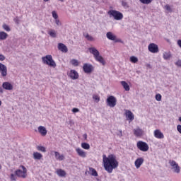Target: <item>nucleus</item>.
I'll return each mask as SVG.
<instances>
[{"mask_svg":"<svg viewBox=\"0 0 181 181\" xmlns=\"http://www.w3.org/2000/svg\"><path fill=\"white\" fill-rule=\"evenodd\" d=\"M48 35H49L51 37H56L57 36V33L56 30L51 29L48 31Z\"/></svg>","mask_w":181,"mask_h":181,"instance_id":"obj_30","label":"nucleus"},{"mask_svg":"<svg viewBox=\"0 0 181 181\" xmlns=\"http://www.w3.org/2000/svg\"><path fill=\"white\" fill-rule=\"evenodd\" d=\"M33 156L35 160H40L43 158V155L39 152H34Z\"/></svg>","mask_w":181,"mask_h":181,"instance_id":"obj_24","label":"nucleus"},{"mask_svg":"<svg viewBox=\"0 0 181 181\" xmlns=\"http://www.w3.org/2000/svg\"><path fill=\"white\" fill-rule=\"evenodd\" d=\"M16 176H18V175H16V174H13V173L11 174V175H10L11 180V181H16V179H17Z\"/></svg>","mask_w":181,"mask_h":181,"instance_id":"obj_39","label":"nucleus"},{"mask_svg":"<svg viewBox=\"0 0 181 181\" xmlns=\"http://www.w3.org/2000/svg\"><path fill=\"white\" fill-rule=\"evenodd\" d=\"M129 60L131 62V63H138V57H135V56H132L129 58Z\"/></svg>","mask_w":181,"mask_h":181,"instance_id":"obj_33","label":"nucleus"},{"mask_svg":"<svg viewBox=\"0 0 181 181\" xmlns=\"http://www.w3.org/2000/svg\"><path fill=\"white\" fill-rule=\"evenodd\" d=\"M142 163H144V158H137L134 162V165H135L136 169H139L141 168V165H142Z\"/></svg>","mask_w":181,"mask_h":181,"instance_id":"obj_22","label":"nucleus"},{"mask_svg":"<svg viewBox=\"0 0 181 181\" xmlns=\"http://www.w3.org/2000/svg\"><path fill=\"white\" fill-rule=\"evenodd\" d=\"M0 93H4V90H2V88H0Z\"/></svg>","mask_w":181,"mask_h":181,"instance_id":"obj_53","label":"nucleus"},{"mask_svg":"<svg viewBox=\"0 0 181 181\" xmlns=\"http://www.w3.org/2000/svg\"><path fill=\"white\" fill-rule=\"evenodd\" d=\"M93 99L94 100V101H95V103L100 102V96H98V95H93Z\"/></svg>","mask_w":181,"mask_h":181,"instance_id":"obj_38","label":"nucleus"},{"mask_svg":"<svg viewBox=\"0 0 181 181\" xmlns=\"http://www.w3.org/2000/svg\"><path fill=\"white\" fill-rule=\"evenodd\" d=\"M44 1V2H49V1H50V0H43Z\"/></svg>","mask_w":181,"mask_h":181,"instance_id":"obj_54","label":"nucleus"},{"mask_svg":"<svg viewBox=\"0 0 181 181\" xmlns=\"http://www.w3.org/2000/svg\"><path fill=\"white\" fill-rule=\"evenodd\" d=\"M54 22H55L57 26H62V22L60 21V20L59 18H57V20H54Z\"/></svg>","mask_w":181,"mask_h":181,"instance_id":"obj_43","label":"nucleus"},{"mask_svg":"<svg viewBox=\"0 0 181 181\" xmlns=\"http://www.w3.org/2000/svg\"><path fill=\"white\" fill-rule=\"evenodd\" d=\"M122 6L125 9L129 8V6H128V3H127L126 1H122Z\"/></svg>","mask_w":181,"mask_h":181,"instance_id":"obj_42","label":"nucleus"},{"mask_svg":"<svg viewBox=\"0 0 181 181\" xmlns=\"http://www.w3.org/2000/svg\"><path fill=\"white\" fill-rule=\"evenodd\" d=\"M4 60H5V57L4 54H0V62H4Z\"/></svg>","mask_w":181,"mask_h":181,"instance_id":"obj_47","label":"nucleus"},{"mask_svg":"<svg viewBox=\"0 0 181 181\" xmlns=\"http://www.w3.org/2000/svg\"><path fill=\"white\" fill-rule=\"evenodd\" d=\"M146 67H148V69H151L152 68V66H151V64H146Z\"/></svg>","mask_w":181,"mask_h":181,"instance_id":"obj_51","label":"nucleus"},{"mask_svg":"<svg viewBox=\"0 0 181 181\" xmlns=\"http://www.w3.org/2000/svg\"><path fill=\"white\" fill-rule=\"evenodd\" d=\"M59 1H60L61 2H64V0H59Z\"/></svg>","mask_w":181,"mask_h":181,"instance_id":"obj_57","label":"nucleus"},{"mask_svg":"<svg viewBox=\"0 0 181 181\" xmlns=\"http://www.w3.org/2000/svg\"><path fill=\"white\" fill-rule=\"evenodd\" d=\"M37 151H40L41 152H46V148L45 146H38L37 147Z\"/></svg>","mask_w":181,"mask_h":181,"instance_id":"obj_37","label":"nucleus"},{"mask_svg":"<svg viewBox=\"0 0 181 181\" xmlns=\"http://www.w3.org/2000/svg\"><path fill=\"white\" fill-rule=\"evenodd\" d=\"M42 61L44 64H47L49 66V67H53L54 69L56 67V62L53 60V57L52 55H47L45 57H42Z\"/></svg>","mask_w":181,"mask_h":181,"instance_id":"obj_4","label":"nucleus"},{"mask_svg":"<svg viewBox=\"0 0 181 181\" xmlns=\"http://www.w3.org/2000/svg\"><path fill=\"white\" fill-rule=\"evenodd\" d=\"M2 105V101L0 100V107Z\"/></svg>","mask_w":181,"mask_h":181,"instance_id":"obj_55","label":"nucleus"},{"mask_svg":"<svg viewBox=\"0 0 181 181\" xmlns=\"http://www.w3.org/2000/svg\"><path fill=\"white\" fill-rule=\"evenodd\" d=\"M14 22L16 23H19V19L18 18H14Z\"/></svg>","mask_w":181,"mask_h":181,"instance_id":"obj_49","label":"nucleus"},{"mask_svg":"<svg viewBox=\"0 0 181 181\" xmlns=\"http://www.w3.org/2000/svg\"><path fill=\"white\" fill-rule=\"evenodd\" d=\"M169 165L173 168L175 173H180V166H179V164H177L176 161L173 160H170Z\"/></svg>","mask_w":181,"mask_h":181,"instance_id":"obj_10","label":"nucleus"},{"mask_svg":"<svg viewBox=\"0 0 181 181\" xmlns=\"http://www.w3.org/2000/svg\"><path fill=\"white\" fill-rule=\"evenodd\" d=\"M106 37L108 39V40H112V42H115V43L121 42V39H118L117 35H115V34L111 31H109L106 33Z\"/></svg>","mask_w":181,"mask_h":181,"instance_id":"obj_8","label":"nucleus"},{"mask_svg":"<svg viewBox=\"0 0 181 181\" xmlns=\"http://www.w3.org/2000/svg\"><path fill=\"white\" fill-rule=\"evenodd\" d=\"M141 4L144 5H149V4H152V1L153 0H139Z\"/></svg>","mask_w":181,"mask_h":181,"instance_id":"obj_35","label":"nucleus"},{"mask_svg":"<svg viewBox=\"0 0 181 181\" xmlns=\"http://www.w3.org/2000/svg\"><path fill=\"white\" fill-rule=\"evenodd\" d=\"M89 175H91V176H94L95 177H97L98 176V173H97V170L93 168H89L88 171Z\"/></svg>","mask_w":181,"mask_h":181,"instance_id":"obj_25","label":"nucleus"},{"mask_svg":"<svg viewBox=\"0 0 181 181\" xmlns=\"http://www.w3.org/2000/svg\"><path fill=\"white\" fill-rule=\"evenodd\" d=\"M70 64L74 67H77L80 64V62L76 59H71Z\"/></svg>","mask_w":181,"mask_h":181,"instance_id":"obj_29","label":"nucleus"},{"mask_svg":"<svg viewBox=\"0 0 181 181\" xmlns=\"http://www.w3.org/2000/svg\"><path fill=\"white\" fill-rule=\"evenodd\" d=\"M88 50H89V52L91 54H93L96 62H98V63H100L102 66H105V60L104 59L103 56L100 54V52L98 51V49H97V48L92 47H90Z\"/></svg>","mask_w":181,"mask_h":181,"instance_id":"obj_2","label":"nucleus"},{"mask_svg":"<svg viewBox=\"0 0 181 181\" xmlns=\"http://www.w3.org/2000/svg\"><path fill=\"white\" fill-rule=\"evenodd\" d=\"M2 169V165L0 164V170Z\"/></svg>","mask_w":181,"mask_h":181,"instance_id":"obj_56","label":"nucleus"},{"mask_svg":"<svg viewBox=\"0 0 181 181\" xmlns=\"http://www.w3.org/2000/svg\"><path fill=\"white\" fill-rule=\"evenodd\" d=\"M136 146L139 151H141V152H148V151H149V145H148L145 141H138Z\"/></svg>","mask_w":181,"mask_h":181,"instance_id":"obj_6","label":"nucleus"},{"mask_svg":"<svg viewBox=\"0 0 181 181\" xmlns=\"http://www.w3.org/2000/svg\"><path fill=\"white\" fill-rule=\"evenodd\" d=\"M144 132L142 130V129L137 127L134 129V134L135 136H142L144 135Z\"/></svg>","mask_w":181,"mask_h":181,"instance_id":"obj_18","label":"nucleus"},{"mask_svg":"<svg viewBox=\"0 0 181 181\" xmlns=\"http://www.w3.org/2000/svg\"><path fill=\"white\" fill-rule=\"evenodd\" d=\"M109 18H112L115 21H122L124 19V14L117 10H110L107 11Z\"/></svg>","mask_w":181,"mask_h":181,"instance_id":"obj_3","label":"nucleus"},{"mask_svg":"<svg viewBox=\"0 0 181 181\" xmlns=\"http://www.w3.org/2000/svg\"><path fill=\"white\" fill-rule=\"evenodd\" d=\"M156 101H162V95L158 93L156 95Z\"/></svg>","mask_w":181,"mask_h":181,"instance_id":"obj_40","label":"nucleus"},{"mask_svg":"<svg viewBox=\"0 0 181 181\" xmlns=\"http://www.w3.org/2000/svg\"><path fill=\"white\" fill-rule=\"evenodd\" d=\"M118 136H119V138H121V136H122V131H121V130L119 131Z\"/></svg>","mask_w":181,"mask_h":181,"instance_id":"obj_50","label":"nucleus"},{"mask_svg":"<svg viewBox=\"0 0 181 181\" xmlns=\"http://www.w3.org/2000/svg\"><path fill=\"white\" fill-rule=\"evenodd\" d=\"M69 77L71 78V80H77L78 79V72L74 69H71L69 73H68Z\"/></svg>","mask_w":181,"mask_h":181,"instance_id":"obj_14","label":"nucleus"},{"mask_svg":"<svg viewBox=\"0 0 181 181\" xmlns=\"http://www.w3.org/2000/svg\"><path fill=\"white\" fill-rule=\"evenodd\" d=\"M148 51L151 53H158L159 52V47H158V45L155 43L149 44L148 46Z\"/></svg>","mask_w":181,"mask_h":181,"instance_id":"obj_11","label":"nucleus"},{"mask_svg":"<svg viewBox=\"0 0 181 181\" xmlns=\"http://www.w3.org/2000/svg\"><path fill=\"white\" fill-rule=\"evenodd\" d=\"M38 132L42 135V136H46L47 135V130L46 129V127L43 126H39L38 128Z\"/></svg>","mask_w":181,"mask_h":181,"instance_id":"obj_17","label":"nucleus"},{"mask_svg":"<svg viewBox=\"0 0 181 181\" xmlns=\"http://www.w3.org/2000/svg\"><path fill=\"white\" fill-rule=\"evenodd\" d=\"M175 66H177V67H181V60L179 59L177 62H175Z\"/></svg>","mask_w":181,"mask_h":181,"instance_id":"obj_44","label":"nucleus"},{"mask_svg":"<svg viewBox=\"0 0 181 181\" xmlns=\"http://www.w3.org/2000/svg\"><path fill=\"white\" fill-rule=\"evenodd\" d=\"M0 74L1 77H6L8 76V68L5 64L0 62Z\"/></svg>","mask_w":181,"mask_h":181,"instance_id":"obj_12","label":"nucleus"},{"mask_svg":"<svg viewBox=\"0 0 181 181\" xmlns=\"http://www.w3.org/2000/svg\"><path fill=\"white\" fill-rule=\"evenodd\" d=\"M2 87L3 88H4V90H13V86L9 82H4L2 84Z\"/></svg>","mask_w":181,"mask_h":181,"instance_id":"obj_19","label":"nucleus"},{"mask_svg":"<svg viewBox=\"0 0 181 181\" xmlns=\"http://www.w3.org/2000/svg\"><path fill=\"white\" fill-rule=\"evenodd\" d=\"M58 49L63 53H67L69 52V49H67V47L63 44V43H59L58 44Z\"/></svg>","mask_w":181,"mask_h":181,"instance_id":"obj_20","label":"nucleus"},{"mask_svg":"<svg viewBox=\"0 0 181 181\" xmlns=\"http://www.w3.org/2000/svg\"><path fill=\"white\" fill-rule=\"evenodd\" d=\"M120 84H122L123 88H124L125 91H129L130 88H129V85L128 84V83H127L124 81H122L120 82Z\"/></svg>","mask_w":181,"mask_h":181,"instance_id":"obj_26","label":"nucleus"},{"mask_svg":"<svg viewBox=\"0 0 181 181\" xmlns=\"http://www.w3.org/2000/svg\"><path fill=\"white\" fill-rule=\"evenodd\" d=\"M72 112H80V110L78 108L74 107L72 109Z\"/></svg>","mask_w":181,"mask_h":181,"instance_id":"obj_45","label":"nucleus"},{"mask_svg":"<svg viewBox=\"0 0 181 181\" xmlns=\"http://www.w3.org/2000/svg\"><path fill=\"white\" fill-rule=\"evenodd\" d=\"M103 162L105 170L107 173H112V170L118 168V160H117V157L115 155L110 154L107 157L105 154H103Z\"/></svg>","mask_w":181,"mask_h":181,"instance_id":"obj_1","label":"nucleus"},{"mask_svg":"<svg viewBox=\"0 0 181 181\" xmlns=\"http://www.w3.org/2000/svg\"><path fill=\"white\" fill-rule=\"evenodd\" d=\"M106 105L110 108H114L117 105V98L112 95L109 96L106 100Z\"/></svg>","mask_w":181,"mask_h":181,"instance_id":"obj_7","label":"nucleus"},{"mask_svg":"<svg viewBox=\"0 0 181 181\" xmlns=\"http://www.w3.org/2000/svg\"><path fill=\"white\" fill-rule=\"evenodd\" d=\"M2 28L4 29V30H5L6 32H11V27H9V25H6V24H3L2 25Z\"/></svg>","mask_w":181,"mask_h":181,"instance_id":"obj_34","label":"nucleus"},{"mask_svg":"<svg viewBox=\"0 0 181 181\" xmlns=\"http://www.w3.org/2000/svg\"><path fill=\"white\" fill-rule=\"evenodd\" d=\"M75 151L78 156H80V158H87V152H86L84 150L77 147L75 148Z\"/></svg>","mask_w":181,"mask_h":181,"instance_id":"obj_15","label":"nucleus"},{"mask_svg":"<svg viewBox=\"0 0 181 181\" xmlns=\"http://www.w3.org/2000/svg\"><path fill=\"white\" fill-rule=\"evenodd\" d=\"M177 43L178 46H179V47L181 48V40H178Z\"/></svg>","mask_w":181,"mask_h":181,"instance_id":"obj_48","label":"nucleus"},{"mask_svg":"<svg viewBox=\"0 0 181 181\" xmlns=\"http://www.w3.org/2000/svg\"><path fill=\"white\" fill-rule=\"evenodd\" d=\"M55 173H57L59 177H65L66 175V171H64L63 169H57Z\"/></svg>","mask_w":181,"mask_h":181,"instance_id":"obj_23","label":"nucleus"},{"mask_svg":"<svg viewBox=\"0 0 181 181\" xmlns=\"http://www.w3.org/2000/svg\"><path fill=\"white\" fill-rule=\"evenodd\" d=\"M124 115L127 118V120L129 122H132L133 119H134V113L129 110H124Z\"/></svg>","mask_w":181,"mask_h":181,"instance_id":"obj_13","label":"nucleus"},{"mask_svg":"<svg viewBox=\"0 0 181 181\" xmlns=\"http://www.w3.org/2000/svg\"><path fill=\"white\" fill-rule=\"evenodd\" d=\"M15 174L17 177H21L22 179H26L28 177V169L25 166L21 165L20 169L15 171Z\"/></svg>","mask_w":181,"mask_h":181,"instance_id":"obj_5","label":"nucleus"},{"mask_svg":"<svg viewBox=\"0 0 181 181\" xmlns=\"http://www.w3.org/2000/svg\"><path fill=\"white\" fill-rule=\"evenodd\" d=\"M6 39H8V33L0 31V40H6Z\"/></svg>","mask_w":181,"mask_h":181,"instance_id":"obj_27","label":"nucleus"},{"mask_svg":"<svg viewBox=\"0 0 181 181\" xmlns=\"http://www.w3.org/2000/svg\"><path fill=\"white\" fill-rule=\"evenodd\" d=\"M83 137L84 138V139H87V134H84L83 135Z\"/></svg>","mask_w":181,"mask_h":181,"instance_id":"obj_52","label":"nucleus"},{"mask_svg":"<svg viewBox=\"0 0 181 181\" xmlns=\"http://www.w3.org/2000/svg\"><path fill=\"white\" fill-rule=\"evenodd\" d=\"M84 37L87 39V40H89V42H94V37L93 36L88 35V33H84L83 34Z\"/></svg>","mask_w":181,"mask_h":181,"instance_id":"obj_31","label":"nucleus"},{"mask_svg":"<svg viewBox=\"0 0 181 181\" xmlns=\"http://www.w3.org/2000/svg\"><path fill=\"white\" fill-rule=\"evenodd\" d=\"M81 148H83V149H86V151H88V149H90V144H88V143H81Z\"/></svg>","mask_w":181,"mask_h":181,"instance_id":"obj_32","label":"nucleus"},{"mask_svg":"<svg viewBox=\"0 0 181 181\" xmlns=\"http://www.w3.org/2000/svg\"><path fill=\"white\" fill-rule=\"evenodd\" d=\"M52 18L56 21L57 19H59V15L57 14V12L53 11L52 12Z\"/></svg>","mask_w":181,"mask_h":181,"instance_id":"obj_36","label":"nucleus"},{"mask_svg":"<svg viewBox=\"0 0 181 181\" xmlns=\"http://www.w3.org/2000/svg\"><path fill=\"white\" fill-rule=\"evenodd\" d=\"M54 153L55 159L57 160H59V161L64 160L65 159L64 155L60 154V153L57 151H54Z\"/></svg>","mask_w":181,"mask_h":181,"instance_id":"obj_21","label":"nucleus"},{"mask_svg":"<svg viewBox=\"0 0 181 181\" xmlns=\"http://www.w3.org/2000/svg\"><path fill=\"white\" fill-rule=\"evenodd\" d=\"M170 52H164L163 53V58L164 59V60H169L170 59Z\"/></svg>","mask_w":181,"mask_h":181,"instance_id":"obj_28","label":"nucleus"},{"mask_svg":"<svg viewBox=\"0 0 181 181\" xmlns=\"http://www.w3.org/2000/svg\"><path fill=\"white\" fill-rule=\"evenodd\" d=\"M177 131L179 132V134H181V125L178 124L177 126Z\"/></svg>","mask_w":181,"mask_h":181,"instance_id":"obj_46","label":"nucleus"},{"mask_svg":"<svg viewBox=\"0 0 181 181\" xmlns=\"http://www.w3.org/2000/svg\"><path fill=\"white\" fill-rule=\"evenodd\" d=\"M153 135L157 139H163L165 138V135L160 129L154 130Z\"/></svg>","mask_w":181,"mask_h":181,"instance_id":"obj_16","label":"nucleus"},{"mask_svg":"<svg viewBox=\"0 0 181 181\" xmlns=\"http://www.w3.org/2000/svg\"><path fill=\"white\" fill-rule=\"evenodd\" d=\"M83 70L86 74H90L94 71V66L91 64L85 63L83 66Z\"/></svg>","mask_w":181,"mask_h":181,"instance_id":"obj_9","label":"nucleus"},{"mask_svg":"<svg viewBox=\"0 0 181 181\" xmlns=\"http://www.w3.org/2000/svg\"><path fill=\"white\" fill-rule=\"evenodd\" d=\"M164 9L167 10L168 12H172V8L170 7V6L169 4H166L164 6Z\"/></svg>","mask_w":181,"mask_h":181,"instance_id":"obj_41","label":"nucleus"}]
</instances>
